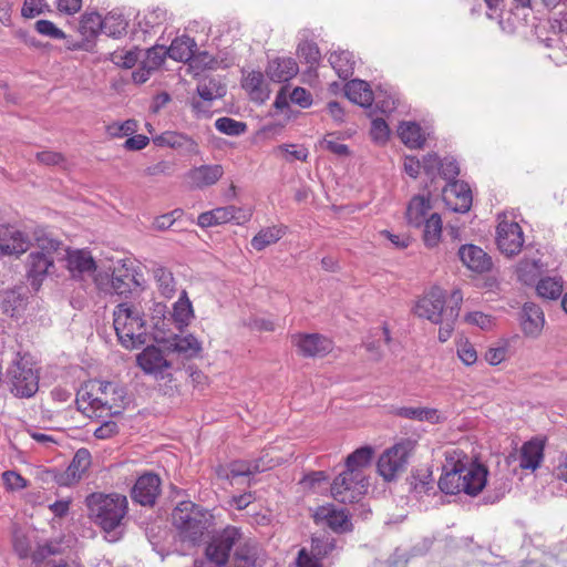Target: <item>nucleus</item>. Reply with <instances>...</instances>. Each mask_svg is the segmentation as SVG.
<instances>
[{"instance_id": "50", "label": "nucleus", "mask_w": 567, "mask_h": 567, "mask_svg": "<svg viewBox=\"0 0 567 567\" xmlns=\"http://www.w3.org/2000/svg\"><path fill=\"white\" fill-rule=\"evenodd\" d=\"M464 320L467 324L475 326L484 331H489L496 326V319L482 311L468 312Z\"/></svg>"}, {"instance_id": "29", "label": "nucleus", "mask_w": 567, "mask_h": 567, "mask_svg": "<svg viewBox=\"0 0 567 567\" xmlns=\"http://www.w3.org/2000/svg\"><path fill=\"white\" fill-rule=\"evenodd\" d=\"M394 415L430 424H439L444 421L443 414L434 408L427 406H401L393 411Z\"/></svg>"}, {"instance_id": "36", "label": "nucleus", "mask_w": 567, "mask_h": 567, "mask_svg": "<svg viewBox=\"0 0 567 567\" xmlns=\"http://www.w3.org/2000/svg\"><path fill=\"white\" fill-rule=\"evenodd\" d=\"M276 465L274 460L265 461L260 457L254 462L235 461L229 465L228 477L249 476L255 473L267 471Z\"/></svg>"}, {"instance_id": "23", "label": "nucleus", "mask_w": 567, "mask_h": 567, "mask_svg": "<svg viewBox=\"0 0 567 567\" xmlns=\"http://www.w3.org/2000/svg\"><path fill=\"white\" fill-rule=\"evenodd\" d=\"M313 517L317 524L327 525L337 533L347 532L351 527L349 515L346 511L333 505L318 507Z\"/></svg>"}, {"instance_id": "40", "label": "nucleus", "mask_w": 567, "mask_h": 567, "mask_svg": "<svg viewBox=\"0 0 567 567\" xmlns=\"http://www.w3.org/2000/svg\"><path fill=\"white\" fill-rule=\"evenodd\" d=\"M452 300L455 302V307H451L447 318L443 320L441 318L440 329H439V340L441 342H446L454 331V322L460 313L461 302L463 300V295L460 290H454L452 292Z\"/></svg>"}, {"instance_id": "15", "label": "nucleus", "mask_w": 567, "mask_h": 567, "mask_svg": "<svg viewBox=\"0 0 567 567\" xmlns=\"http://www.w3.org/2000/svg\"><path fill=\"white\" fill-rule=\"evenodd\" d=\"M31 238L28 234L14 225H0V257H20L31 247Z\"/></svg>"}, {"instance_id": "56", "label": "nucleus", "mask_w": 567, "mask_h": 567, "mask_svg": "<svg viewBox=\"0 0 567 567\" xmlns=\"http://www.w3.org/2000/svg\"><path fill=\"white\" fill-rule=\"evenodd\" d=\"M140 50L115 51L111 55L112 62L121 68L131 69L140 59Z\"/></svg>"}, {"instance_id": "33", "label": "nucleus", "mask_w": 567, "mask_h": 567, "mask_svg": "<svg viewBox=\"0 0 567 567\" xmlns=\"http://www.w3.org/2000/svg\"><path fill=\"white\" fill-rule=\"evenodd\" d=\"M544 458V444L532 440L523 444L519 453V466L524 470L535 471Z\"/></svg>"}, {"instance_id": "57", "label": "nucleus", "mask_w": 567, "mask_h": 567, "mask_svg": "<svg viewBox=\"0 0 567 567\" xmlns=\"http://www.w3.org/2000/svg\"><path fill=\"white\" fill-rule=\"evenodd\" d=\"M45 11H49V6L45 0H24L21 8V16L25 19H32Z\"/></svg>"}, {"instance_id": "38", "label": "nucleus", "mask_w": 567, "mask_h": 567, "mask_svg": "<svg viewBox=\"0 0 567 567\" xmlns=\"http://www.w3.org/2000/svg\"><path fill=\"white\" fill-rule=\"evenodd\" d=\"M328 61L340 79L347 80L353 74L354 58L349 51H333L329 54Z\"/></svg>"}, {"instance_id": "58", "label": "nucleus", "mask_w": 567, "mask_h": 567, "mask_svg": "<svg viewBox=\"0 0 567 567\" xmlns=\"http://www.w3.org/2000/svg\"><path fill=\"white\" fill-rule=\"evenodd\" d=\"M13 549L20 558H27L31 555V542L20 529L13 532Z\"/></svg>"}, {"instance_id": "32", "label": "nucleus", "mask_w": 567, "mask_h": 567, "mask_svg": "<svg viewBox=\"0 0 567 567\" xmlns=\"http://www.w3.org/2000/svg\"><path fill=\"white\" fill-rule=\"evenodd\" d=\"M431 200L425 196H414L406 209V220L413 227H421L433 213Z\"/></svg>"}, {"instance_id": "28", "label": "nucleus", "mask_w": 567, "mask_h": 567, "mask_svg": "<svg viewBox=\"0 0 567 567\" xmlns=\"http://www.w3.org/2000/svg\"><path fill=\"white\" fill-rule=\"evenodd\" d=\"M298 64L292 58H275L268 62L267 76L277 83L288 82L297 75Z\"/></svg>"}, {"instance_id": "1", "label": "nucleus", "mask_w": 567, "mask_h": 567, "mask_svg": "<svg viewBox=\"0 0 567 567\" xmlns=\"http://www.w3.org/2000/svg\"><path fill=\"white\" fill-rule=\"evenodd\" d=\"M443 471L439 487L444 494L465 493L476 496L487 482V468L483 464L472 461L457 449L445 452Z\"/></svg>"}, {"instance_id": "46", "label": "nucleus", "mask_w": 567, "mask_h": 567, "mask_svg": "<svg viewBox=\"0 0 567 567\" xmlns=\"http://www.w3.org/2000/svg\"><path fill=\"white\" fill-rule=\"evenodd\" d=\"M373 449L371 446H362L357 449L350 455H348L346 461V468L348 471L353 470L359 473H364L363 468L367 467L373 456Z\"/></svg>"}, {"instance_id": "21", "label": "nucleus", "mask_w": 567, "mask_h": 567, "mask_svg": "<svg viewBox=\"0 0 567 567\" xmlns=\"http://www.w3.org/2000/svg\"><path fill=\"white\" fill-rule=\"evenodd\" d=\"M141 287V281L135 269L120 264L114 267L111 288L118 296H127Z\"/></svg>"}, {"instance_id": "54", "label": "nucleus", "mask_w": 567, "mask_h": 567, "mask_svg": "<svg viewBox=\"0 0 567 567\" xmlns=\"http://www.w3.org/2000/svg\"><path fill=\"white\" fill-rule=\"evenodd\" d=\"M137 126L135 120L113 122L106 126V132L112 137H124L134 134L137 131Z\"/></svg>"}, {"instance_id": "16", "label": "nucleus", "mask_w": 567, "mask_h": 567, "mask_svg": "<svg viewBox=\"0 0 567 567\" xmlns=\"http://www.w3.org/2000/svg\"><path fill=\"white\" fill-rule=\"evenodd\" d=\"M445 303V292L439 288H431L414 306V313L437 324L441 322Z\"/></svg>"}, {"instance_id": "14", "label": "nucleus", "mask_w": 567, "mask_h": 567, "mask_svg": "<svg viewBox=\"0 0 567 567\" xmlns=\"http://www.w3.org/2000/svg\"><path fill=\"white\" fill-rule=\"evenodd\" d=\"M156 316H162V324L165 326L166 320L172 321L177 330L183 331L186 329L192 320L195 318L194 308L192 301L188 298L187 291L182 290L177 301L173 303L169 318H166V306L163 303H156L154 308Z\"/></svg>"}, {"instance_id": "24", "label": "nucleus", "mask_w": 567, "mask_h": 567, "mask_svg": "<svg viewBox=\"0 0 567 567\" xmlns=\"http://www.w3.org/2000/svg\"><path fill=\"white\" fill-rule=\"evenodd\" d=\"M292 343L306 357L324 355L332 349L331 340L318 333L295 334Z\"/></svg>"}, {"instance_id": "55", "label": "nucleus", "mask_w": 567, "mask_h": 567, "mask_svg": "<svg viewBox=\"0 0 567 567\" xmlns=\"http://www.w3.org/2000/svg\"><path fill=\"white\" fill-rule=\"evenodd\" d=\"M1 478L8 492H19L29 486V482L16 471H4Z\"/></svg>"}, {"instance_id": "17", "label": "nucleus", "mask_w": 567, "mask_h": 567, "mask_svg": "<svg viewBox=\"0 0 567 567\" xmlns=\"http://www.w3.org/2000/svg\"><path fill=\"white\" fill-rule=\"evenodd\" d=\"M445 205L455 213H466L470 210L473 202L470 186L460 181L447 183L442 192Z\"/></svg>"}, {"instance_id": "48", "label": "nucleus", "mask_w": 567, "mask_h": 567, "mask_svg": "<svg viewBox=\"0 0 567 567\" xmlns=\"http://www.w3.org/2000/svg\"><path fill=\"white\" fill-rule=\"evenodd\" d=\"M79 30L85 38L103 33V18L96 12H86L81 17Z\"/></svg>"}, {"instance_id": "19", "label": "nucleus", "mask_w": 567, "mask_h": 567, "mask_svg": "<svg viewBox=\"0 0 567 567\" xmlns=\"http://www.w3.org/2000/svg\"><path fill=\"white\" fill-rule=\"evenodd\" d=\"M224 175L219 164L200 165L190 168L184 176L186 185L192 189H203L216 184Z\"/></svg>"}, {"instance_id": "27", "label": "nucleus", "mask_w": 567, "mask_h": 567, "mask_svg": "<svg viewBox=\"0 0 567 567\" xmlns=\"http://www.w3.org/2000/svg\"><path fill=\"white\" fill-rule=\"evenodd\" d=\"M153 143L159 147H171L184 154H197V143L189 136L167 131L153 137Z\"/></svg>"}, {"instance_id": "2", "label": "nucleus", "mask_w": 567, "mask_h": 567, "mask_svg": "<svg viewBox=\"0 0 567 567\" xmlns=\"http://www.w3.org/2000/svg\"><path fill=\"white\" fill-rule=\"evenodd\" d=\"M127 403L125 386L113 381L90 380L76 393L78 409L91 419L120 415Z\"/></svg>"}, {"instance_id": "43", "label": "nucleus", "mask_w": 567, "mask_h": 567, "mask_svg": "<svg viewBox=\"0 0 567 567\" xmlns=\"http://www.w3.org/2000/svg\"><path fill=\"white\" fill-rule=\"evenodd\" d=\"M128 22L118 11H111L103 18V33L112 38H121L126 33Z\"/></svg>"}, {"instance_id": "12", "label": "nucleus", "mask_w": 567, "mask_h": 567, "mask_svg": "<svg viewBox=\"0 0 567 567\" xmlns=\"http://www.w3.org/2000/svg\"><path fill=\"white\" fill-rule=\"evenodd\" d=\"M241 538L239 528L229 526L219 535L215 536L206 546L205 556L210 564L216 567L226 565L230 550Z\"/></svg>"}, {"instance_id": "62", "label": "nucleus", "mask_w": 567, "mask_h": 567, "mask_svg": "<svg viewBox=\"0 0 567 567\" xmlns=\"http://www.w3.org/2000/svg\"><path fill=\"white\" fill-rule=\"evenodd\" d=\"M301 483L303 484V486L306 488L312 489L315 492H317L321 488H327V486L329 484L328 476L322 471L313 472V473L305 476V478L302 480Z\"/></svg>"}, {"instance_id": "26", "label": "nucleus", "mask_w": 567, "mask_h": 567, "mask_svg": "<svg viewBox=\"0 0 567 567\" xmlns=\"http://www.w3.org/2000/svg\"><path fill=\"white\" fill-rule=\"evenodd\" d=\"M458 257L463 265L478 274L488 271L492 268V258L478 246L466 244L460 247Z\"/></svg>"}, {"instance_id": "5", "label": "nucleus", "mask_w": 567, "mask_h": 567, "mask_svg": "<svg viewBox=\"0 0 567 567\" xmlns=\"http://www.w3.org/2000/svg\"><path fill=\"white\" fill-rule=\"evenodd\" d=\"M113 324L120 343L126 349L138 348L148 341L146 322L141 311L128 302L116 306Z\"/></svg>"}, {"instance_id": "35", "label": "nucleus", "mask_w": 567, "mask_h": 567, "mask_svg": "<svg viewBox=\"0 0 567 567\" xmlns=\"http://www.w3.org/2000/svg\"><path fill=\"white\" fill-rule=\"evenodd\" d=\"M347 97L363 107H369L374 101V93L372 92L368 82L363 80H352L344 86Z\"/></svg>"}, {"instance_id": "25", "label": "nucleus", "mask_w": 567, "mask_h": 567, "mask_svg": "<svg viewBox=\"0 0 567 567\" xmlns=\"http://www.w3.org/2000/svg\"><path fill=\"white\" fill-rule=\"evenodd\" d=\"M90 465V452L85 449L78 450L70 465L63 472L56 475L55 478L58 484L62 486H70L79 482Z\"/></svg>"}, {"instance_id": "52", "label": "nucleus", "mask_w": 567, "mask_h": 567, "mask_svg": "<svg viewBox=\"0 0 567 567\" xmlns=\"http://www.w3.org/2000/svg\"><path fill=\"white\" fill-rule=\"evenodd\" d=\"M34 30L42 37L53 40H62L66 38L65 32L50 20H38L34 23Z\"/></svg>"}, {"instance_id": "60", "label": "nucleus", "mask_w": 567, "mask_h": 567, "mask_svg": "<svg viewBox=\"0 0 567 567\" xmlns=\"http://www.w3.org/2000/svg\"><path fill=\"white\" fill-rule=\"evenodd\" d=\"M319 145L321 148L327 150L338 156H347L349 154V147L346 144L340 143L333 134H327L319 142Z\"/></svg>"}, {"instance_id": "64", "label": "nucleus", "mask_w": 567, "mask_h": 567, "mask_svg": "<svg viewBox=\"0 0 567 567\" xmlns=\"http://www.w3.org/2000/svg\"><path fill=\"white\" fill-rule=\"evenodd\" d=\"M457 357L466 365H472L477 361L476 349L468 341H463L457 344Z\"/></svg>"}, {"instance_id": "63", "label": "nucleus", "mask_w": 567, "mask_h": 567, "mask_svg": "<svg viewBox=\"0 0 567 567\" xmlns=\"http://www.w3.org/2000/svg\"><path fill=\"white\" fill-rule=\"evenodd\" d=\"M460 174L457 162L453 157H444L441 159L439 175L444 179L453 182Z\"/></svg>"}, {"instance_id": "7", "label": "nucleus", "mask_w": 567, "mask_h": 567, "mask_svg": "<svg viewBox=\"0 0 567 567\" xmlns=\"http://www.w3.org/2000/svg\"><path fill=\"white\" fill-rule=\"evenodd\" d=\"M416 445L415 437H400L392 446L384 450L377 463L380 476L386 482L395 481L405 471Z\"/></svg>"}, {"instance_id": "49", "label": "nucleus", "mask_w": 567, "mask_h": 567, "mask_svg": "<svg viewBox=\"0 0 567 567\" xmlns=\"http://www.w3.org/2000/svg\"><path fill=\"white\" fill-rule=\"evenodd\" d=\"M276 152L281 153L284 158L288 162H306L309 156L308 148L298 144H281L277 147Z\"/></svg>"}, {"instance_id": "10", "label": "nucleus", "mask_w": 567, "mask_h": 567, "mask_svg": "<svg viewBox=\"0 0 567 567\" xmlns=\"http://www.w3.org/2000/svg\"><path fill=\"white\" fill-rule=\"evenodd\" d=\"M136 362L144 373L154 377L156 381L173 382L172 362L165 358L158 347L147 346L144 348L137 354Z\"/></svg>"}, {"instance_id": "30", "label": "nucleus", "mask_w": 567, "mask_h": 567, "mask_svg": "<svg viewBox=\"0 0 567 567\" xmlns=\"http://www.w3.org/2000/svg\"><path fill=\"white\" fill-rule=\"evenodd\" d=\"M398 135L409 148H421L426 141V132L416 122L404 121L398 127Z\"/></svg>"}, {"instance_id": "9", "label": "nucleus", "mask_w": 567, "mask_h": 567, "mask_svg": "<svg viewBox=\"0 0 567 567\" xmlns=\"http://www.w3.org/2000/svg\"><path fill=\"white\" fill-rule=\"evenodd\" d=\"M367 488L368 482L364 473L346 468L332 482L331 495L340 503H354L367 492Z\"/></svg>"}, {"instance_id": "47", "label": "nucleus", "mask_w": 567, "mask_h": 567, "mask_svg": "<svg viewBox=\"0 0 567 567\" xmlns=\"http://www.w3.org/2000/svg\"><path fill=\"white\" fill-rule=\"evenodd\" d=\"M153 274L161 295L167 299L173 298L176 292V281L173 274L164 267L155 268Z\"/></svg>"}, {"instance_id": "37", "label": "nucleus", "mask_w": 567, "mask_h": 567, "mask_svg": "<svg viewBox=\"0 0 567 567\" xmlns=\"http://www.w3.org/2000/svg\"><path fill=\"white\" fill-rule=\"evenodd\" d=\"M243 87L254 101L264 102L269 97V90L260 71L248 72L243 80Z\"/></svg>"}, {"instance_id": "61", "label": "nucleus", "mask_w": 567, "mask_h": 567, "mask_svg": "<svg viewBox=\"0 0 567 567\" xmlns=\"http://www.w3.org/2000/svg\"><path fill=\"white\" fill-rule=\"evenodd\" d=\"M508 355V342L503 341L502 343L497 344L496 347H491L485 352V360L491 365H497L506 360Z\"/></svg>"}, {"instance_id": "22", "label": "nucleus", "mask_w": 567, "mask_h": 567, "mask_svg": "<svg viewBox=\"0 0 567 567\" xmlns=\"http://www.w3.org/2000/svg\"><path fill=\"white\" fill-rule=\"evenodd\" d=\"M197 92L202 101L193 100L192 107L196 114L206 115L209 113V107L205 104L224 96L226 87L215 79H204L199 82Z\"/></svg>"}, {"instance_id": "42", "label": "nucleus", "mask_w": 567, "mask_h": 567, "mask_svg": "<svg viewBox=\"0 0 567 567\" xmlns=\"http://www.w3.org/2000/svg\"><path fill=\"white\" fill-rule=\"evenodd\" d=\"M194 49H196L195 41L187 35H183L176 38L171 43L167 54L175 61L188 62V60L193 58Z\"/></svg>"}, {"instance_id": "51", "label": "nucleus", "mask_w": 567, "mask_h": 567, "mask_svg": "<svg viewBox=\"0 0 567 567\" xmlns=\"http://www.w3.org/2000/svg\"><path fill=\"white\" fill-rule=\"evenodd\" d=\"M215 126L220 133L230 136L241 135L247 128V125L244 122H239L230 117H220L216 120Z\"/></svg>"}, {"instance_id": "13", "label": "nucleus", "mask_w": 567, "mask_h": 567, "mask_svg": "<svg viewBox=\"0 0 567 567\" xmlns=\"http://www.w3.org/2000/svg\"><path fill=\"white\" fill-rule=\"evenodd\" d=\"M524 241V234L518 223L507 220L506 215H499L496 244L501 252L508 257L515 256L522 250Z\"/></svg>"}, {"instance_id": "53", "label": "nucleus", "mask_w": 567, "mask_h": 567, "mask_svg": "<svg viewBox=\"0 0 567 567\" xmlns=\"http://www.w3.org/2000/svg\"><path fill=\"white\" fill-rule=\"evenodd\" d=\"M370 136L377 144L383 145L390 137V127L384 118L375 117L371 121Z\"/></svg>"}, {"instance_id": "4", "label": "nucleus", "mask_w": 567, "mask_h": 567, "mask_svg": "<svg viewBox=\"0 0 567 567\" xmlns=\"http://www.w3.org/2000/svg\"><path fill=\"white\" fill-rule=\"evenodd\" d=\"M86 506L90 518L112 537L111 540L117 539V529L127 513L126 496L93 493L86 497Z\"/></svg>"}, {"instance_id": "31", "label": "nucleus", "mask_w": 567, "mask_h": 567, "mask_svg": "<svg viewBox=\"0 0 567 567\" xmlns=\"http://www.w3.org/2000/svg\"><path fill=\"white\" fill-rule=\"evenodd\" d=\"M545 265L539 257H524L516 266L518 280L527 286L536 284L544 271Z\"/></svg>"}, {"instance_id": "20", "label": "nucleus", "mask_w": 567, "mask_h": 567, "mask_svg": "<svg viewBox=\"0 0 567 567\" xmlns=\"http://www.w3.org/2000/svg\"><path fill=\"white\" fill-rule=\"evenodd\" d=\"M519 323L525 337L536 339L538 338L545 326V315L539 306L534 302L524 303Z\"/></svg>"}, {"instance_id": "8", "label": "nucleus", "mask_w": 567, "mask_h": 567, "mask_svg": "<svg viewBox=\"0 0 567 567\" xmlns=\"http://www.w3.org/2000/svg\"><path fill=\"white\" fill-rule=\"evenodd\" d=\"M11 392L19 398H31L39 389V374L31 361L25 357L16 354L12 364L7 371Z\"/></svg>"}, {"instance_id": "59", "label": "nucleus", "mask_w": 567, "mask_h": 567, "mask_svg": "<svg viewBox=\"0 0 567 567\" xmlns=\"http://www.w3.org/2000/svg\"><path fill=\"white\" fill-rule=\"evenodd\" d=\"M373 102L381 113L388 114L395 110L398 99L392 93L380 91L377 93V95H374Z\"/></svg>"}, {"instance_id": "11", "label": "nucleus", "mask_w": 567, "mask_h": 567, "mask_svg": "<svg viewBox=\"0 0 567 567\" xmlns=\"http://www.w3.org/2000/svg\"><path fill=\"white\" fill-rule=\"evenodd\" d=\"M154 326L156 331L153 338L156 342L163 343L166 351L177 353L185 359L196 358L202 352V342L194 334L165 337L164 330L159 328V321L155 322Z\"/></svg>"}, {"instance_id": "39", "label": "nucleus", "mask_w": 567, "mask_h": 567, "mask_svg": "<svg viewBox=\"0 0 567 567\" xmlns=\"http://www.w3.org/2000/svg\"><path fill=\"white\" fill-rule=\"evenodd\" d=\"M537 296L546 300H557L564 291V280L559 276H546L536 282Z\"/></svg>"}, {"instance_id": "6", "label": "nucleus", "mask_w": 567, "mask_h": 567, "mask_svg": "<svg viewBox=\"0 0 567 567\" xmlns=\"http://www.w3.org/2000/svg\"><path fill=\"white\" fill-rule=\"evenodd\" d=\"M212 514L190 501L177 504L172 513V520L183 542L198 544L212 524Z\"/></svg>"}, {"instance_id": "3", "label": "nucleus", "mask_w": 567, "mask_h": 567, "mask_svg": "<svg viewBox=\"0 0 567 567\" xmlns=\"http://www.w3.org/2000/svg\"><path fill=\"white\" fill-rule=\"evenodd\" d=\"M32 239L34 249L27 256L24 268L31 287L39 290L44 279L54 272V256L61 249L62 243L41 227L33 230Z\"/></svg>"}, {"instance_id": "44", "label": "nucleus", "mask_w": 567, "mask_h": 567, "mask_svg": "<svg viewBox=\"0 0 567 567\" xmlns=\"http://www.w3.org/2000/svg\"><path fill=\"white\" fill-rule=\"evenodd\" d=\"M423 241L427 248H434L442 238V219L439 214H432L426 221L423 223Z\"/></svg>"}, {"instance_id": "34", "label": "nucleus", "mask_w": 567, "mask_h": 567, "mask_svg": "<svg viewBox=\"0 0 567 567\" xmlns=\"http://www.w3.org/2000/svg\"><path fill=\"white\" fill-rule=\"evenodd\" d=\"M66 267L73 276L92 274L95 270V261L86 250H68Z\"/></svg>"}, {"instance_id": "45", "label": "nucleus", "mask_w": 567, "mask_h": 567, "mask_svg": "<svg viewBox=\"0 0 567 567\" xmlns=\"http://www.w3.org/2000/svg\"><path fill=\"white\" fill-rule=\"evenodd\" d=\"M229 214V205L204 212L198 216L197 225L202 228H208L227 224L231 217Z\"/></svg>"}, {"instance_id": "18", "label": "nucleus", "mask_w": 567, "mask_h": 567, "mask_svg": "<svg viewBox=\"0 0 567 567\" xmlns=\"http://www.w3.org/2000/svg\"><path fill=\"white\" fill-rule=\"evenodd\" d=\"M159 493L161 478L156 474L144 473L136 480L131 496L134 502L143 506H152Z\"/></svg>"}, {"instance_id": "41", "label": "nucleus", "mask_w": 567, "mask_h": 567, "mask_svg": "<svg viewBox=\"0 0 567 567\" xmlns=\"http://www.w3.org/2000/svg\"><path fill=\"white\" fill-rule=\"evenodd\" d=\"M287 227L271 226L260 229L251 239V247L258 251L264 250L271 244L279 241L286 234Z\"/></svg>"}]
</instances>
